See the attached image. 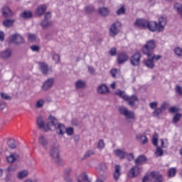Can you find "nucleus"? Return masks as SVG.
Returning <instances> with one entry per match:
<instances>
[{
  "label": "nucleus",
  "instance_id": "nucleus-14",
  "mask_svg": "<svg viewBox=\"0 0 182 182\" xmlns=\"http://www.w3.org/2000/svg\"><path fill=\"white\" fill-rule=\"evenodd\" d=\"M139 174H140V168H139L137 166H135L129 170L128 173V177L130 178H134V177H137Z\"/></svg>",
  "mask_w": 182,
  "mask_h": 182
},
{
  "label": "nucleus",
  "instance_id": "nucleus-15",
  "mask_svg": "<svg viewBox=\"0 0 182 182\" xmlns=\"http://www.w3.org/2000/svg\"><path fill=\"white\" fill-rule=\"evenodd\" d=\"M122 176V166L120 165H115L113 173V177L115 181H119L120 176Z\"/></svg>",
  "mask_w": 182,
  "mask_h": 182
},
{
  "label": "nucleus",
  "instance_id": "nucleus-10",
  "mask_svg": "<svg viewBox=\"0 0 182 182\" xmlns=\"http://www.w3.org/2000/svg\"><path fill=\"white\" fill-rule=\"evenodd\" d=\"M14 51L11 48H6L0 52V59L3 60H8L12 58Z\"/></svg>",
  "mask_w": 182,
  "mask_h": 182
},
{
  "label": "nucleus",
  "instance_id": "nucleus-16",
  "mask_svg": "<svg viewBox=\"0 0 182 182\" xmlns=\"http://www.w3.org/2000/svg\"><path fill=\"white\" fill-rule=\"evenodd\" d=\"M6 160L8 163H16V161H19V154L17 153H12L9 156L6 157Z\"/></svg>",
  "mask_w": 182,
  "mask_h": 182
},
{
  "label": "nucleus",
  "instance_id": "nucleus-3",
  "mask_svg": "<svg viewBox=\"0 0 182 182\" xmlns=\"http://www.w3.org/2000/svg\"><path fill=\"white\" fill-rule=\"evenodd\" d=\"M118 111L122 116H124L129 123H133V122H134V112L129 110V109L124 106L119 107Z\"/></svg>",
  "mask_w": 182,
  "mask_h": 182
},
{
  "label": "nucleus",
  "instance_id": "nucleus-64",
  "mask_svg": "<svg viewBox=\"0 0 182 182\" xmlns=\"http://www.w3.org/2000/svg\"><path fill=\"white\" fill-rule=\"evenodd\" d=\"M169 112L170 113H177V112H178V108L176 107H171L169 109Z\"/></svg>",
  "mask_w": 182,
  "mask_h": 182
},
{
  "label": "nucleus",
  "instance_id": "nucleus-33",
  "mask_svg": "<svg viewBox=\"0 0 182 182\" xmlns=\"http://www.w3.org/2000/svg\"><path fill=\"white\" fill-rule=\"evenodd\" d=\"M43 105H45V100L40 99L36 102L35 108L36 109H42V107H43Z\"/></svg>",
  "mask_w": 182,
  "mask_h": 182
},
{
  "label": "nucleus",
  "instance_id": "nucleus-22",
  "mask_svg": "<svg viewBox=\"0 0 182 182\" xmlns=\"http://www.w3.org/2000/svg\"><path fill=\"white\" fill-rule=\"evenodd\" d=\"M75 89L82 90L86 88V82L78 80L75 82Z\"/></svg>",
  "mask_w": 182,
  "mask_h": 182
},
{
  "label": "nucleus",
  "instance_id": "nucleus-36",
  "mask_svg": "<svg viewBox=\"0 0 182 182\" xmlns=\"http://www.w3.org/2000/svg\"><path fill=\"white\" fill-rule=\"evenodd\" d=\"M152 144L157 147L159 146V134L155 133L152 137Z\"/></svg>",
  "mask_w": 182,
  "mask_h": 182
},
{
  "label": "nucleus",
  "instance_id": "nucleus-45",
  "mask_svg": "<svg viewBox=\"0 0 182 182\" xmlns=\"http://www.w3.org/2000/svg\"><path fill=\"white\" fill-rule=\"evenodd\" d=\"M155 154L156 157H161V156L164 154V152L163 151V149H161V148H160L159 146H157L155 151Z\"/></svg>",
  "mask_w": 182,
  "mask_h": 182
},
{
  "label": "nucleus",
  "instance_id": "nucleus-6",
  "mask_svg": "<svg viewBox=\"0 0 182 182\" xmlns=\"http://www.w3.org/2000/svg\"><path fill=\"white\" fill-rule=\"evenodd\" d=\"M120 28H122V22L117 21L109 28V35L110 36H116L119 35L120 32Z\"/></svg>",
  "mask_w": 182,
  "mask_h": 182
},
{
  "label": "nucleus",
  "instance_id": "nucleus-61",
  "mask_svg": "<svg viewBox=\"0 0 182 182\" xmlns=\"http://www.w3.org/2000/svg\"><path fill=\"white\" fill-rule=\"evenodd\" d=\"M88 72L90 75H96V70L93 67L88 66Z\"/></svg>",
  "mask_w": 182,
  "mask_h": 182
},
{
  "label": "nucleus",
  "instance_id": "nucleus-8",
  "mask_svg": "<svg viewBox=\"0 0 182 182\" xmlns=\"http://www.w3.org/2000/svg\"><path fill=\"white\" fill-rule=\"evenodd\" d=\"M55 83V78L50 77L46 80L41 86V89L43 92H48L50 89H52L53 84Z\"/></svg>",
  "mask_w": 182,
  "mask_h": 182
},
{
  "label": "nucleus",
  "instance_id": "nucleus-29",
  "mask_svg": "<svg viewBox=\"0 0 182 182\" xmlns=\"http://www.w3.org/2000/svg\"><path fill=\"white\" fill-rule=\"evenodd\" d=\"M145 161H147V158L143 155H141L135 160V164L136 166H141V164H144Z\"/></svg>",
  "mask_w": 182,
  "mask_h": 182
},
{
  "label": "nucleus",
  "instance_id": "nucleus-21",
  "mask_svg": "<svg viewBox=\"0 0 182 182\" xmlns=\"http://www.w3.org/2000/svg\"><path fill=\"white\" fill-rule=\"evenodd\" d=\"M97 92L100 95H106V93H109V87H107L106 85L102 84L98 86Z\"/></svg>",
  "mask_w": 182,
  "mask_h": 182
},
{
  "label": "nucleus",
  "instance_id": "nucleus-13",
  "mask_svg": "<svg viewBox=\"0 0 182 182\" xmlns=\"http://www.w3.org/2000/svg\"><path fill=\"white\" fill-rule=\"evenodd\" d=\"M38 143L46 150L48 149V144H49V140L45 135L41 134L38 137Z\"/></svg>",
  "mask_w": 182,
  "mask_h": 182
},
{
  "label": "nucleus",
  "instance_id": "nucleus-40",
  "mask_svg": "<svg viewBox=\"0 0 182 182\" xmlns=\"http://www.w3.org/2000/svg\"><path fill=\"white\" fill-rule=\"evenodd\" d=\"M85 12H86V14H92V12H95V6L92 5H88L85 6Z\"/></svg>",
  "mask_w": 182,
  "mask_h": 182
},
{
  "label": "nucleus",
  "instance_id": "nucleus-46",
  "mask_svg": "<svg viewBox=\"0 0 182 182\" xmlns=\"http://www.w3.org/2000/svg\"><path fill=\"white\" fill-rule=\"evenodd\" d=\"M58 166H65V162L62 159H60V156L57 157V159H53Z\"/></svg>",
  "mask_w": 182,
  "mask_h": 182
},
{
  "label": "nucleus",
  "instance_id": "nucleus-35",
  "mask_svg": "<svg viewBox=\"0 0 182 182\" xmlns=\"http://www.w3.org/2000/svg\"><path fill=\"white\" fill-rule=\"evenodd\" d=\"M7 144L9 147V149H16V144L15 142V139H10L7 141Z\"/></svg>",
  "mask_w": 182,
  "mask_h": 182
},
{
  "label": "nucleus",
  "instance_id": "nucleus-52",
  "mask_svg": "<svg viewBox=\"0 0 182 182\" xmlns=\"http://www.w3.org/2000/svg\"><path fill=\"white\" fill-rule=\"evenodd\" d=\"M82 180L77 179V182H92L90 179H89V177H87V175L86 174L82 176Z\"/></svg>",
  "mask_w": 182,
  "mask_h": 182
},
{
  "label": "nucleus",
  "instance_id": "nucleus-20",
  "mask_svg": "<svg viewBox=\"0 0 182 182\" xmlns=\"http://www.w3.org/2000/svg\"><path fill=\"white\" fill-rule=\"evenodd\" d=\"M151 176L154 178V182H164L163 176L159 172H151Z\"/></svg>",
  "mask_w": 182,
  "mask_h": 182
},
{
  "label": "nucleus",
  "instance_id": "nucleus-58",
  "mask_svg": "<svg viewBox=\"0 0 182 182\" xmlns=\"http://www.w3.org/2000/svg\"><path fill=\"white\" fill-rule=\"evenodd\" d=\"M117 53V50L116 48H112L109 50V55L111 56H116V54Z\"/></svg>",
  "mask_w": 182,
  "mask_h": 182
},
{
  "label": "nucleus",
  "instance_id": "nucleus-60",
  "mask_svg": "<svg viewBox=\"0 0 182 182\" xmlns=\"http://www.w3.org/2000/svg\"><path fill=\"white\" fill-rule=\"evenodd\" d=\"M31 49L33 52H39V50H41V47H39V46H31Z\"/></svg>",
  "mask_w": 182,
  "mask_h": 182
},
{
  "label": "nucleus",
  "instance_id": "nucleus-9",
  "mask_svg": "<svg viewBox=\"0 0 182 182\" xmlns=\"http://www.w3.org/2000/svg\"><path fill=\"white\" fill-rule=\"evenodd\" d=\"M59 124L58 123V119L53 116H50L48 118V122L46 124V127L45 129V132H49V130H52V127L54 129Z\"/></svg>",
  "mask_w": 182,
  "mask_h": 182
},
{
  "label": "nucleus",
  "instance_id": "nucleus-55",
  "mask_svg": "<svg viewBox=\"0 0 182 182\" xmlns=\"http://www.w3.org/2000/svg\"><path fill=\"white\" fill-rule=\"evenodd\" d=\"M104 148H105V141H103V139H100L97 144V149H99L100 150H102V149H104Z\"/></svg>",
  "mask_w": 182,
  "mask_h": 182
},
{
  "label": "nucleus",
  "instance_id": "nucleus-4",
  "mask_svg": "<svg viewBox=\"0 0 182 182\" xmlns=\"http://www.w3.org/2000/svg\"><path fill=\"white\" fill-rule=\"evenodd\" d=\"M156 48V41L154 40H150L144 45V46L142 48V52L144 55H149L151 53H153V50H154V48Z\"/></svg>",
  "mask_w": 182,
  "mask_h": 182
},
{
  "label": "nucleus",
  "instance_id": "nucleus-24",
  "mask_svg": "<svg viewBox=\"0 0 182 182\" xmlns=\"http://www.w3.org/2000/svg\"><path fill=\"white\" fill-rule=\"evenodd\" d=\"M28 175L29 171H28V170H22L17 173V178L18 180H23V178H26Z\"/></svg>",
  "mask_w": 182,
  "mask_h": 182
},
{
  "label": "nucleus",
  "instance_id": "nucleus-23",
  "mask_svg": "<svg viewBox=\"0 0 182 182\" xmlns=\"http://www.w3.org/2000/svg\"><path fill=\"white\" fill-rule=\"evenodd\" d=\"M118 63L119 65H122V63H124V62H127V60L129 59V56L127 55L126 53H122L118 55Z\"/></svg>",
  "mask_w": 182,
  "mask_h": 182
},
{
  "label": "nucleus",
  "instance_id": "nucleus-1",
  "mask_svg": "<svg viewBox=\"0 0 182 182\" xmlns=\"http://www.w3.org/2000/svg\"><path fill=\"white\" fill-rule=\"evenodd\" d=\"M167 25V18L166 17H159L158 23L156 21H147L146 28L151 31V32H163L164 28Z\"/></svg>",
  "mask_w": 182,
  "mask_h": 182
},
{
  "label": "nucleus",
  "instance_id": "nucleus-48",
  "mask_svg": "<svg viewBox=\"0 0 182 182\" xmlns=\"http://www.w3.org/2000/svg\"><path fill=\"white\" fill-rule=\"evenodd\" d=\"M16 171V168L15 166H10L6 168V173H10L11 174H12V173H15Z\"/></svg>",
  "mask_w": 182,
  "mask_h": 182
},
{
  "label": "nucleus",
  "instance_id": "nucleus-57",
  "mask_svg": "<svg viewBox=\"0 0 182 182\" xmlns=\"http://www.w3.org/2000/svg\"><path fill=\"white\" fill-rule=\"evenodd\" d=\"M157 106H159V102H157L156 101L151 102L149 104V107L151 109H157Z\"/></svg>",
  "mask_w": 182,
  "mask_h": 182
},
{
  "label": "nucleus",
  "instance_id": "nucleus-11",
  "mask_svg": "<svg viewBox=\"0 0 182 182\" xmlns=\"http://www.w3.org/2000/svg\"><path fill=\"white\" fill-rule=\"evenodd\" d=\"M141 58V55H140V53H135L130 58L131 65L132 66H139Z\"/></svg>",
  "mask_w": 182,
  "mask_h": 182
},
{
  "label": "nucleus",
  "instance_id": "nucleus-38",
  "mask_svg": "<svg viewBox=\"0 0 182 182\" xmlns=\"http://www.w3.org/2000/svg\"><path fill=\"white\" fill-rule=\"evenodd\" d=\"M94 154L95 151L92 150L87 151L82 156V160H86V159H89V157H91V156H93Z\"/></svg>",
  "mask_w": 182,
  "mask_h": 182
},
{
  "label": "nucleus",
  "instance_id": "nucleus-51",
  "mask_svg": "<svg viewBox=\"0 0 182 182\" xmlns=\"http://www.w3.org/2000/svg\"><path fill=\"white\" fill-rule=\"evenodd\" d=\"M110 73L112 76V77H116V75H120V70L119 69H112L110 71Z\"/></svg>",
  "mask_w": 182,
  "mask_h": 182
},
{
  "label": "nucleus",
  "instance_id": "nucleus-54",
  "mask_svg": "<svg viewBox=\"0 0 182 182\" xmlns=\"http://www.w3.org/2000/svg\"><path fill=\"white\" fill-rule=\"evenodd\" d=\"M41 25L42 28H48V26L50 25V23L49 22V21L44 18V20L41 22Z\"/></svg>",
  "mask_w": 182,
  "mask_h": 182
},
{
  "label": "nucleus",
  "instance_id": "nucleus-59",
  "mask_svg": "<svg viewBox=\"0 0 182 182\" xmlns=\"http://www.w3.org/2000/svg\"><path fill=\"white\" fill-rule=\"evenodd\" d=\"M28 41H30V42H35V41H36V36L35 34H29Z\"/></svg>",
  "mask_w": 182,
  "mask_h": 182
},
{
  "label": "nucleus",
  "instance_id": "nucleus-63",
  "mask_svg": "<svg viewBox=\"0 0 182 182\" xmlns=\"http://www.w3.org/2000/svg\"><path fill=\"white\" fill-rule=\"evenodd\" d=\"M168 107V103L167 102H163L161 105L160 109H161L162 111L166 110V109Z\"/></svg>",
  "mask_w": 182,
  "mask_h": 182
},
{
  "label": "nucleus",
  "instance_id": "nucleus-31",
  "mask_svg": "<svg viewBox=\"0 0 182 182\" xmlns=\"http://www.w3.org/2000/svg\"><path fill=\"white\" fill-rule=\"evenodd\" d=\"M136 140H139L140 141H141L142 144H146V143L149 141V139H147V136H146L145 135H141L140 134H136Z\"/></svg>",
  "mask_w": 182,
  "mask_h": 182
},
{
  "label": "nucleus",
  "instance_id": "nucleus-50",
  "mask_svg": "<svg viewBox=\"0 0 182 182\" xmlns=\"http://www.w3.org/2000/svg\"><path fill=\"white\" fill-rule=\"evenodd\" d=\"M161 113H163V110L161 108H156L153 112V116L157 117V116L161 114Z\"/></svg>",
  "mask_w": 182,
  "mask_h": 182
},
{
  "label": "nucleus",
  "instance_id": "nucleus-2",
  "mask_svg": "<svg viewBox=\"0 0 182 182\" xmlns=\"http://www.w3.org/2000/svg\"><path fill=\"white\" fill-rule=\"evenodd\" d=\"M114 94L125 100V102H127L128 105L132 106V107H134V106H136V102H139V98L137 96L132 95L131 97H129L127 95H126L124 91H122L120 90H117L114 92Z\"/></svg>",
  "mask_w": 182,
  "mask_h": 182
},
{
  "label": "nucleus",
  "instance_id": "nucleus-25",
  "mask_svg": "<svg viewBox=\"0 0 182 182\" xmlns=\"http://www.w3.org/2000/svg\"><path fill=\"white\" fill-rule=\"evenodd\" d=\"M45 11H46V5L43 4L37 8L36 15H37V16H41V15L45 14Z\"/></svg>",
  "mask_w": 182,
  "mask_h": 182
},
{
  "label": "nucleus",
  "instance_id": "nucleus-49",
  "mask_svg": "<svg viewBox=\"0 0 182 182\" xmlns=\"http://www.w3.org/2000/svg\"><path fill=\"white\" fill-rule=\"evenodd\" d=\"M0 96H1V99H4V100H11L12 99V97H11V96L8 95L5 92H1Z\"/></svg>",
  "mask_w": 182,
  "mask_h": 182
},
{
  "label": "nucleus",
  "instance_id": "nucleus-30",
  "mask_svg": "<svg viewBox=\"0 0 182 182\" xmlns=\"http://www.w3.org/2000/svg\"><path fill=\"white\" fill-rule=\"evenodd\" d=\"M37 125L38 126L39 129H43L45 132L46 125L45 126V121H43V117H42V116H39L37 118Z\"/></svg>",
  "mask_w": 182,
  "mask_h": 182
},
{
  "label": "nucleus",
  "instance_id": "nucleus-62",
  "mask_svg": "<svg viewBox=\"0 0 182 182\" xmlns=\"http://www.w3.org/2000/svg\"><path fill=\"white\" fill-rule=\"evenodd\" d=\"M166 143L164 144V139H161V147L162 149H166L167 146H168V143L167 142V139H165Z\"/></svg>",
  "mask_w": 182,
  "mask_h": 182
},
{
  "label": "nucleus",
  "instance_id": "nucleus-42",
  "mask_svg": "<svg viewBox=\"0 0 182 182\" xmlns=\"http://www.w3.org/2000/svg\"><path fill=\"white\" fill-rule=\"evenodd\" d=\"M177 173V169L176 168H171L168 171V177H174Z\"/></svg>",
  "mask_w": 182,
  "mask_h": 182
},
{
  "label": "nucleus",
  "instance_id": "nucleus-7",
  "mask_svg": "<svg viewBox=\"0 0 182 182\" xmlns=\"http://www.w3.org/2000/svg\"><path fill=\"white\" fill-rule=\"evenodd\" d=\"M38 65L41 73H43L44 76H48V75H50V73L53 72L52 67H49L48 63L45 62L38 63Z\"/></svg>",
  "mask_w": 182,
  "mask_h": 182
},
{
  "label": "nucleus",
  "instance_id": "nucleus-37",
  "mask_svg": "<svg viewBox=\"0 0 182 182\" xmlns=\"http://www.w3.org/2000/svg\"><path fill=\"white\" fill-rule=\"evenodd\" d=\"M173 53L178 56V58H182V48L180 47H176L173 49Z\"/></svg>",
  "mask_w": 182,
  "mask_h": 182
},
{
  "label": "nucleus",
  "instance_id": "nucleus-26",
  "mask_svg": "<svg viewBox=\"0 0 182 182\" xmlns=\"http://www.w3.org/2000/svg\"><path fill=\"white\" fill-rule=\"evenodd\" d=\"M114 153L117 157H119L122 160L126 157L127 153L123 149H116L114 151Z\"/></svg>",
  "mask_w": 182,
  "mask_h": 182
},
{
  "label": "nucleus",
  "instance_id": "nucleus-34",
  "mask_svg": "<svg viewBox=\"0 0 182 182\" xmlns=\"http://www.w3.org/2000/svg\"><path fill=\"white\" fill-rule=\"evenodd\" d=\"M21 18L23 19H28L29 18H32V12L31 11H23L20 14Z\"/></svg>",
  "mask_w": 182,
  "mask_h": 182
},
{
  "label": "nucleus",
  "instance_id": "nucleus-18",
  "mask_svg": "<svg viewBox=\"0 0 182 182\" xmlns=\"http://www.w3.org/2000/svg\"><path fill=\"white\" fill-rule=\"evenodd\" d=\"M134 26H136L137 28H141L142 29H146V28H147V20L136 19L134 23Z\"/></svg>",
  "mask_w": 182,
  "mask_h": 182
},
{
  "label": "nucleus",
  "instance_id": "nucleus-12",
  "mask_svg": "<svg viewBox=\"0 0 182 182\" xmlns=\"http://www.w3.org/2000/svg\"><path fill=\"white\" fill-rule=\"evenodd\" d=\"M11 42L16 43V45H21L23 43V37L18 33L11 35L10 38Z\"/></svg>",
  "mask_w": 182,
  "mask_h": 182
},
{
  "label": "nucleus",
  "instance_id": "nucleus-27",
  "mask_svg": "<svg viewBox=\"0 0 182 182\" xmlns=\"http://www.w3.org/2000/svg\"><path fill=\"white\" fill-rule=\"evenodd\" d=\"M98 14L101 15V16H108L109 14H110V11L106 7H100L98 9Z\"/></svg>",
  "mask_w": 182,
  "mask_h": 182
},
{
  "label": "nucleus",
  "instance_id": "nucleus-19",
  "mask_svg": "<svg viewBox=\"0 0 182 182\" xmlns=\"http://www.w3.org/2000/svg\"><path fill=\"white\" fill-rule=\"evenodd\" d=\"M148 59L144 60V65L148 68V69H154V61L150 56H147Z\"/></svg>",
  "mask_w": 182,
  "mask_h": 182
},
{
  "label": "nucleus",
  "instance_id": "nucleus-39",
  "mask_svg": "<svg viewBox=\"0 0 182 182\" xmlns=\"http://www.w3.org/2000/svg\"><path fill=\"white\" fill-rule=\"evenodd\" d=\"M174 8L182 18V5L181 4L176 3L174 5Z\"/></svg>",
  "mask_w": 182,
  "mask_h": 182
},
{
  "label": "nucleus",
  "instance_id": "nucleus-44",
  "mask_svg": "<svg viewBox=\"0 0 182 182\" xmlns=\"http://www.w3.org/2000/svg\"><path fill=\"white\" fill-rule=\"evenodd\" d=\"M146 56H149V58H151V59H153L154 61V60H160V59H161V55H154V53H151L149 55H146Z\"/></svg>",
  "mask_w": 182,
  "mask_h": 182
},
{
  "label": "nucleus",
  "instance_id": "nucleus-32",
  "mask_svg": "<svg viewBox=\"0 0 182 182\" xmlns=\"http://www.w3.org/2000/svg\"><path fill=\"white\" fill-rule=\"evenodd\" d=\"M15 23V20L6 19L3 21V26L5 28H11V26H14V23Z\"/></svg>",
  "mask_w": 182,
  "mask_h": 182
},
{
  "label": "nucleus",
  "instance_id": "nucleus-43",
  "mask_svg": "<svg viewBox=\"0 0 182 182\" xmlns=\"http://www.w3.org/2000/svg\"><path fill=\"white\" fill-rule=\"evenodd\" d=\"M181 114L176 113L173 117V123L176 124V123H178L180 122V119H181Z\"/></svg>",
  "mask_w": 182,
  "mask_h": 182
},
{
  "label": "nucleus",
  "instance_id": "nucleus-28",
  "mask_svg": "<svg viewBox=\"0 0 182 182\" xmlns=\"http://www.w3.org/2000/svg\"><path fill=\"white\" fill-rule=\"evenodd\" d=\"M2 14L3 16L9 17L12 16V15H14V13L12 12V11H11V9H9V7L4 6L2 9Z\"/></svg>",
  "mask_w": 182,
  "mask_h": 182
},
{
  "label": "nucleus",
  "instance_id": "nucleus-47",
  "mask_svg": "<svg viewBox=\"0 0 182 182\" xmlns=\"http://www.w3.org/2000/svg\"><path fill=\"white\" fill-rule=\"evenodd\" d=\"M65 133L68 136H73V133H75V129L73 127H68V128L65 127Z\"/></svg>",
  "mask_w": 182,
  "mask_h": 182
},
{
  "label": "nucleus",
  "instance_id": "nucleus-5",
  "mask_svg": "<svg viewBox=\"0 0 182 182\" xmlns=\"http://www.w3.org/2000/svg\"><path fill=\"white\" fill-rule=\"evenodd\" d=\"M50 157H51L53 160L60 157L59 144H58V142H53L51 144L50 149Z\"/></svg>",
  "mask_w": 182,
  "mask_h": 182
},
{
  "label": "nucleus",
  "instance_id": "nucleus-17",
  "mask_svg": "<svg viewBox=\"0 0 182 182\" xmlns=\"http://www.w3.org/2000/svg\"><path fill=\"white\" fill-rule=\"evenodd\" d=\"M57 134H59L60 136H63L66 132V127H65V124H58L54 128Z\"/></svg>",
  "mask_w": 182,
  "mask_h": 182
},
{
  "label": "nucleus",
  "instance_id": "nucleus-41",
  "mask_svg": "<svg viewBox=\"0 0 182 182\" xmlns=\"http://www.w3.org/2000/svg\"><path fill=\"white\" fill-rule=\"evenodd\" d=\"M116 14L119 16L120 15H124V14H126V8L124 7V6H122L119 9H118L116 11Z\"/></svg>",
  "mask_w": 182,
  "mask_h": 182
},
{
  "label": "nucleus",
  "instance_id": "nucleus-56",
  "mask_svg": "<svg viewBox=\"0 0 182 182\" xmlns=\"http://www.w3.org/2000/svg\"><path fill=\"white\" fill-rule=\"evenodd\" d=\"M175 91L176 93L179 94L180 96H182V87L180 85H176L175 88Z\"/></svg>",
  "mask_w": 182,
  "mask_h": 182
},
{
  "label": "nucleus",
  "instance_id": "nucleus-53",
  "mask_svg": "<svg viewBox=\"0 0 182 182\" xmlns=\"http://www.w3.org/2000/svg\"><path fill=\"white\" fill-rule=\"evenodd\" d=\"M53 60L55 62V63H60V55H59L58 54L53 55Z\"/></svg>",
  "mask_w": 182,
  "mask_h": 182
}]
</instances>
